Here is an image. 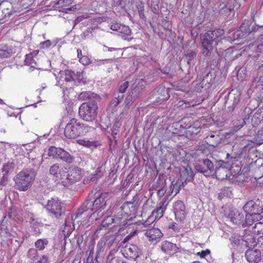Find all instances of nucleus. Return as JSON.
<instances>
[{
  "mask_svg": "<svg viewBox=\"0 0 263 263\" xmlns=\"http://www.w3.org/2000/svg\"><path fill=\"white\" fill-rule=\"evenodd\" d=\"M48 244V240L47 239H39L35 242V247L37 251H43Z\"/></svg>",
  "mask_w": 263,
  "mask_h": 263,
  "instance_id": "obj_37",
  "label": "nucleus"
},
{
  "mask_svg": "<svg viewBox=\"0 0 263 263\" xmlns=\"http://www.w3.org/2000/svg\"><path fill=\"white\" fill-rule=\"evenodd\" d=\"M168 203V201L167 198L164 197L162 199L154 211L156 212L157 214L156 216V218H160L163 216L164 212L166 209Z\"/></svg>",
  "mask_w": 263,
  "mask_h": 263,
  "instance_id": "obj_27",
  "label": "nucleus"
},
{
  "mask_svg": "<svg viewBox=\"0 0 263 263\" xmlns=\"http://www.w3.org/2000/svg\"><path fill=\"white\" fill-rule=\"evenodd\" d=\"M40 46L41 48H47L51 46V42L50 40H47L41 43Z\"/></svg>",
  "mask_w": 263,
  "mask_h": 263,
  "instance_id": "obj_54",
  "label": "nucleus"
},
{
  "mask_svg": "<svg viewBox=\"0 0 263 263\" xmlns=\"http://www.w3.org/2000/svg\"><path fill=\"white\" fill-rule=\"evenodd\" d=\"M61 167L58 163L52 165L49 170V173L51 175H53L55 178L57 177L59 173L61 172Z\"/></svg>",
  "mask_w": 263,
  "mask_h": 263,
  "instance_id": "obj_42",
  "label": "nucleus"
},
{
  "mask_svg": "<svg viewBox=\"0 0 263 263\" xmlns=\"http://www.w3.org/2000/svg\"><path fill=\"white\" fill-rule=\"evenodd\" d=\"M174 212L177 221H182L185 219L186 212L183 202L181 200H177L174 203Z\"/></svg>",
  "mask_w": 263,
  "mask_h": 263,
  "instance_id": "obj_12",
  "label": "nucleus"
},
{
  "mask_svg": "<svg viewBox=\"0 0 263 263\" xmlns=\"http://www.w3.org/2000/svg\"><path fill=\"white\" fill-rule=\"evenodd\" d=\"M216 73L214 70L206 71H205L204 74L202 76V79L199 84V86L201 88L207 89L210 88L215 81Z\"/></svg>",
  "mask_w": 263,
  "mask_h": 263,
  "instance_id": "obj_8",
  "label": "nucleus"
},
{
  "mask_svg": "<svg viewBox=\"0 0 263 263\" xmlns=\"http://www.w3.org/2000/svg\"><path fill=\"white\" fill-rule=\"evenodd\" d=\"M262 227H263V223L260 222H256L254 226L252 227V230L254 233H259L261 231L260 228Z\"/></svg>",
  "mask_w": 263,
  "mask_h": 263,
  "instance_id": "obj_50",
  "label": "nucleus"
},
{
  "mask_svg": "<svg viewBox=\"0 0 263 263\" xmlns=\"http://www.w3.org/2000/svg\"><path fill=\"white\" fill-rule=\"evenodd\" d=\"M245 257L249 263H258L261 260L262 255L259 250L249 249L245 253Z\"/></svg>",
  "mask_w": 263,
  "mask_h": 263,
  "instance_id": "obj_14",
  "label": "nucleus"
},
{
  "mask_svg": "<svg viewBox=\"0 0 263 263\" xmlns=\"http://www.w3.org/2000/svg\"><path fill=\"white\" fill-rule=\"evenodd\" d=\"M32 224V230L34 235H39L41 233L40 227H42L41 222H38L34 219H32L30 222Z\"/></svg>",
  "mask_w": 263,
  "mask_h": 263,
  "instance_id": "obj_36",
  "label": "nucleus"
},
{
  "mask_svg": "<svg viewBox=\"0 0 263 263\" xmlns=\"http://www.w3.org/2000/svg\"><path fill=\"white\" fill-rule=\"evenodd\" d=\"M258 106H260L258 109V110L259 111L260 114H261V115L263 117V102L262 101H260L259 102V101H258Z\"/></svg>",
  "mask_w": 263,
  "mask_h": 263,
  "instance_id": "obj_62",
  "label": "nucleus"
},
{
  "mask_svg": "<svg viewBox=\"0 0 263 263\" xmlns=\"http://www.w3.org/2000/svg\"><path fill=\"white\" fill-rule=\"evenodd\" d=\"M125 251L126 257L133 259L134 261L141 254V249L135 245H130L126 247Z\"/></svg>",
  "mask_w": 263,
  "mask_h": 263,
  "instance_id": "obj_21",
  "label": "nucleus"
},
{
  "mask_svg": "<svg viewBox=\"0 0 263 263\" xmlns=\"http://www.w3.org/2000/svg\"><path fill=\"white\" fill-rule=\"evenodd\" d=\"M58 158L68 163H72L74 159L73 156L62 148L61 149L60 153H59Z\"/></svg>",
  "mask_w": 263,
  "mask_h": 263,
  "instance_id": "obj_32",
  "label": "nucleus"
},
{
  "mask_svg": "<svg viewBox=\"0 0 263 263\" xmlns=\"http://www.w3.org/2000/svg\"><path fill=\"white\" fill-rule=\"evenodd\" d=\"M27 256L30 259L27 263H49L48 257L45 255L39 256L38 252L35 249H30Z\"/></svg>",
  "mask_w": 263,
  "mask_h": 263,
  "instance_id": "obj_10",
  "label": "nucleus"
},
{
  "mask_svg": "<svg viewBox=\"0 0 263 263\" xmlns=\"http://www.w3.org/2000/svg\"><path fill=\"white\" fill-rule=\"evenodd\" d=\"M55 179L59 184H62L64 186H68L70 185L66 167H61V172L59 173Z\"/></svg>",
  "mask_w": 263,
  "mask_h": 263,
  "instance_id": "obj_19",
  "label": "nucleus"
},
{
  "mask_svg": "<svg viewBox=\"0 0 263 263\" xmlns=\"http://www.w3.org/2000/svg\"><path fill=\"white\" fill-rule=\"evenodd\" d=\"M93 30V29L91 27L87 28L86 30L81 33V36L83 39L91 37L92 36V31Z\"/></svg>",
  "mask_w": 263,
  "mask_h": 263,
  "instance_id": "obj_44",
  "label": "nucleus"
},
{
  "mask_svg": "<svg viewBox=\"0 0 263 263\" xmlns=\"http://www.w3.org/2000/svg\"><path fill=\"white\" fill-rule=\"evenodd\" d=\"M252 121L256 125L259 124L261 121H263V117L258 110L254 114Z\"/></svg>",
  "mask_w": 263,
  "mask_h": 263,
  "instance_id": "obj_43",
  "label": "nucleus"
},
{
  "mask_svg": "<svg viewBox=\"0 0 263 263\" xmlns=\"http://www.w3.org/2000/svg\"><path fill=\"white\" fill-rule=\"evenodd\" d=\"M197 55V53L195 51H189L186 54V57L187 59V64H190V61H191L192 59H193L194 58H195Z\"/></svg>",
  "mask_w": 263,
  "mask_h": 263,
  "instance_id": "obj_51",
  "label": "nucleus"
},
{
  "mask_svg": "<svg viewBox=\"0 0 263 263\" xmlns=\"http://www.w3.org/2000/svg\"><path fill=\"white\" fill-rule=\"evenodd\" d=\"M194 176L193 172L190 167H183L180 168L179 177L172 181L170 186L172 190V193L176 195L187 182L193 180Z\"/></svg>",
  "mask_w": 263,
  "mask_h": 263,
  "instance_id": "obj_4",
  "label": "nucleus"
},
{
  "mask_svg": "<svg viewBox=\"0 0 263 263\" xmlns=\"http://www.w3.org/2000/svg\"><path fill=\"white\" fill-rule=\"evenodd\" d=\"M104 243L101 241H99L98 244H97V252L98 253H99L102 250V248L103 247V246H104Z\"/></svg>",
  "mask_w": 263,
  "mask_h": 263,
  "instance_id": "obj_63",
  "label": "nucleus"
},
{
  "mask_svg": "<svg viewBox=\"0 0 263 263\" xmlns=\"http://www.w3.org/2000/svg\"><path fill=\"white\" fill-rule=\"evenodd\" d=\"M145 235L149 238V240L154 241L159 239L163 234L159 229L153 228L147 230Z\"/></svg>",
  "mask_w": 263,
  "mask_h": 263,
  "instance_id": "obj_28",
  "label": "nucleus"
},
{
  "mask_svg": "<svg viewBox=\"0 0 263 263\" xmlns=\"http://www.w3.org/2000/svg\"><path fill=\"white\" fill-rule=\"evenodd\" d=\"M139 88L136 87L132 92L128 94L127 97L126 98L124 102L125 105L128 106L131 105L134 102V101L137 99L139 95Z\"/></svg>",
  "mask_w": 263,
  "mask_h": 263,
  "instance_id": "obj_31",
  "label": "nucleus"
},
{
  "mask_svg": "<svg viewBox=\"0 0 263 263\" xmlns=\"http://www.w3.org/2000/svg\"><path fill=\"white\" fill-rule=\"evenodd\" d=\"M108 193H102L95 200H93L96 211L104 209L106 206V201L108 199Z\"/></svg>",
  "mask_w": 263,
  "mask_h": 263,
  "instance_id": "obj_20",
  "label": "nucleus"
},
{
  "mask_svg": "<svg viewBox=\"0 0 263 263\" xmlns=\"http://www.w3.org/2000/svg\"><path fill=\"white\" fill-rule=\"evenodd\" d=\"M38 53H39L38 50H34L32 52L29 54L28 55H31V57L35 56Z\"/></svg>",
  "mask_w": 263,
  "mask_h": 263,
  "instance_id": "obj_64",
  "label": "nucleus"
},
{
  "mask_svg": "<svg viewBox=\"0 0 263 263\" xmlns=\"http://www.w3.org/2000/svg\"><path fill=\"white\" fill-rule=\"evenodd\" d=\"M228 217L231 222L236 224H242L244 220L243 213L237 209L231 210L228 215Z\"/></svg>",
  "mask_w": 263,
  "mask_h": 263,
  "instance_id": "obj_25",
  "label": "nucleus"
},
{
  "mask_svg": "<svg viewBox=\"0 0 263 263\" xmlns=\"http://www.w3.org/2000/svg\"><path fill=\"white\" fill-rule=\"evenodd\" d=\"M96 210L93 199L88 197L83 203L81 207L78 210V211L72 215V218L76 219L80 216L83 214L84 212L88 210L93 211Z\"/></svg>",
  "mask_w": 263,
  "mask_h": 263,
  "instance_id": "obj_13",
  "label": "nucleus"
},
{
  "mask_svg": "<svg viewBox=\"0 0 263 263\" xmlns=\"http://www.w3.org/2000/svg\"><path fill=\"white\" fill-rule=\"evenodd\" d=\"M34 175L30 170H23L13 178L14 187L20 191H26L34 180Z\"/></svg>",
  "mask_w": 263,
  "mask_h": 263,
  "instance_id": "obj_5",
  "label": "nucleus"
},
{
  "mask_svg": "<svg viewBox=\"0 0 263 263\" xmlns=\"http://www.w3.org/2000/svg\"><path fill=\"white\" fill-rule=\"evenodd\" d=\"M169 229H173L175 231H177L179 229V227L178 224L175 222H172L168 226Z\"/></svg>",
  "mask_w": 263,
  "mask_h": 263,
  "instance_id": "obj_58",
  "label": "nucleus"
},
{
  "mask_svg": "<svg viewBox=\"0 0 263 263\" xmlns=\"http://www.w3.org/2000/svg\"><path fill=\"white\" fill-rule=\"evenodd\" d=\"M14 168V164L13 163H7L4 164L2 170V173L4 175H7L9 173L12 172Z\"/></svg>",
  "mask_w": 263,
  "mask_h": 263,
  "instance_id": "obj_39",
  "label": "nucleus"
},
{
  "mask_svg": "<svg viewBox=\"0 0 263 263\" xmlns=\"http://www.w3.org/2000/svg\"><path fill=\"white\" fill-rule=\"evenodd\" d=\"M90 127L85 126L76 118L70 119L64 130L65 136L69 139H74L88 132Z\"/></svg>",
  "mask_w": 263,
  "mask_h": 263,
  "instance_id": "obj_3",
  "label": "nucleus"
},
{
  "mask_svg": "<svg viewBox=\"0 0 263 263\" xmlns=\"http://www.w3.org/2000/svg\"><path fill=\"white\" fill-rule=\"evenodd\" d=\"M239 101V96L238 94L229 92L225 101V106L228 108L229 111H233Z\"/></svg>",
  "mask_w": 263,
  "mask_h": 263,
  "instance_id": "obj_16",
  "label": "nucleus"
},
{
  "mask_svg": "<svg viewBox=\"0 0 263 263\" xmlns=\"http://www.w3.org/2000/svg\"><path fill=\"white\" fill-rule=\"evenodd\" d=\"M110 29L114 31L118 32L122 37H125L126 36H129L131 34V30L128 26L122 25L118 23L111 24L110 25Z\"/></svg>",
  "mask_w": 263,
  "mask_h": 263,
  "instance_id": "obj_18",
  "label": "nucleus"
},
{
  "mask_svg": "<svg viewBox=\"0 0 263 263\" xmlns=\"http://www.w3.org/2000/svg\"><path fill=\"white\" fill-rule=\"evenodd\" d=\"M114 220L115 219L112 216L106 217L101 224L96 230V232H99L102 230H106L110 224L114 223Z\"/></svg>",
  "mask_w": 263,
  "mask_h": 263,
  "instance_id": "obj_33",
  "label": "nucleus"
},
{
  "mask_svg": "<svg viewBox=\"0 0 263 263\" xmlns=\"http://www.w3.org/2000/svg\"><path fill=\"white\" fill-rule=\"evenodd\" d=\"M128 86L129 82L128 81H126L121 84L119 87V91L120 93V94H122L125 92Z\"/></svg>",
  "mask_w": 263,
  "mask_h": 263,
  "instance_id": "obj_48",
  "label": "nucleus"
},
{
  "mask_svg": "<svg viewBox=\"0 0 263 263\" xmlns=\"http://www.w3.org/2000/svg\"><path fill=\"white\" fill-rule=\"evenodd\" d=\"M79 61L84 65H87L90 63V59L86 56L80 58Z\"/></svg>",
  "mask_w": 263,
  "mask_h": 263,
  "instance_id": "obj_52",
  "label": "nucleus"
},
{
  "mask_svg": "<svg viewBox=\"0 0 263 263\" xmlns=\"http://www.w3.org/2000/svg\"><path fill=\"white\" fill-rule=\"evenodd\" d=\"M69 178L70 184L75 181L81 180L82 177V170L76 166L70 167L69 168Z\"/></svg>",
  "mask_w": 263,
  "mask_h": 263,
  "instance_id": "obj_24",
  "label": "nucleus"
},
{
  "mask_svg": "<svg viewBox=\"0 0 263 263\" xmlns=\"http://www.w3.org/2000/svg\"><path fill=\"white\" fill-rule=\"evenodd\" d=\"M138 203V197L135 195L130 201L124 202L121 206V209L124 213L128 214L129 212H135L136 211Z\"/></svg>",
  "mask_w": 263,
  "mask_h": 263,
  "instance_id": "obj_17",
  "label": "nucleus"
},
{
  "mask_svg": "<svg viewBox=\"0 0 263 263\" xmlns=\"http://www.w3.org/2000/svg\"><path fill=\"white\" fill-rule=\"evenodd\" d=\"M78 98L80 101H93L95 102L99 101L100 99V97L98 95L91 91L82 92L79 94Z\"/></svg>",
  "mask_w": 263,
  "mask_h": 263,
  "instance_id": "obj_22",
  "label": "nucleus"
},
{
  "mask_svg": "<svg viewBox=\"0 0 263 263\" xmlns=\"http://www.w3.org/2000/svg\"><path fill=\"white\" fill-rule=\"evenodd\" d=\"M243 209L246 214L261 215L263 212V208L259 205L258 200L256 202L253 200L249 201L243 206Z\"/></svg>",
  "mask_w": 263,
  "mask_h": 263,
  "instance_id": "obj_9",
  "label": "nucleus"
},
{
  "mask_svg": "<svg viewBox=\"0 0 263 263\" xmlns=\"http://www.w3.org/2000/svg\"><path fill=\"white\" fill-rule=\"evenodd\" d=\"M101 173L100 172H98L96 174H92L89 179V181H94L98 178H100L101 176Z\"/></svg>",
  "mask_w": 263,
  "mask_h": 263,
  "instance_id": "obj_55",
  "label": "nucleus"
},
{
  "mask_svg": "<svg viewBox=\"0 0 263 263\" xmlns=\"http://www.w3.org/2000/svg\"><path fill=\"white\" fill-rule=\"evenodd\" d=\"M12 53V50L8 46L4 45L0 47V60L10 57Z\"/></svg>",
  "mask_w": 263,
  "mask_h": 263,
  "instance_id": "obj_34",
  "label": "nucleus"
},
{
  "mask_svg": "<svg viewBox=\"0 0 263 263\" xmlns=\"http://www.w3.org/2000/svg\"><path fill=\"white\" fill-rule=\"evenodd\" d=\"M231 10L232 9L230 8L223 7L219 10V12L221 14H229L231 12Z\"/></svg>",
  "mask_w": 263,
  "mask_h": 263,
  "instance_id": "obj_56",
  "label": "nucleus"
},
{
  "mask_svg": "<svg viewBox=\"0 0 263 263\" xmlns=\"http://www.w3.org/2000/svg\"><path fill=\"white\" fill-rule=\"evenodd\" d=\"M228 162L222 160L216 162L215 165L209 159L202 161V164L196 166L197 172L203 174L205 176H215L218 179H224L227 178L228 170Z\"/></svg>",
  "mask_w": 263,
  "mask_h": 263,
  "instance_id": "obj_2",
  "label": "nucleus"
},
{
  "mask_svg": "<svg viewBox=\"0 0 263 263\" xmlns=\"http://www.w3.org/2000/svg\"><path fill=\"white\" fill-rule=\"evenodd\" d=\"M205 139L210 143V146L215 147L221 142V138L218 134H210L207 136Z\"/></svg>",
  "mask_w": 263,
  "mask_h": 263,
  "instance_id": "obj_30",
  "label": "nucleus"
},
{
  "mask_svg": "<svg viewBox=\"0 0 263 263\" xmlns=\"http://www.w3.org/2000/svg\"><path fill=\"white\" fill-rule=\"evenodd\" d=\"M263 218V215L260 214H246L245 221H243L242 226L250 227L253 224L254 222L258 221Z\"/></svg>",
  "mask_w": 263,
  "mask_h": 263,
  "instance_id": "obj_26",
  "label": "nucleus"
},
{
  "mask_svg": "<svg viewBox=\"0 0 263 263\" xmlns=\"http://www.w3.org/2000/svg\"><path fill=\"white\" fill-rule=\"evenodd\" d=\"M61 149V148H57L55 146H50L48 149V156L52 157L53 158H58L59 153H60Z\"/></svg>",
  "mask_w": 263,
  "mask_h": 263,
  "instance_id": "obj_40",
  "label": "nucleus"
},
{
  "mask_svg": "<svg viewBox=\"0 0 263 263\" xmlns=\"http://www.w3.org/2000/svg\"><path fill=\"white\" fill-rule=\"evenodd\" d=\"M251 20H245L240 26L239 30L235 33L234 40L244 38L253 31V27H251Z\"/></svg>",
  "mask_w": 263,
  "mask_h": 263,
  "instance_id": "obj_11",
  "label": "nucleus"
},
{
  "mask_svg": "<svg viewBox=\"0 0 263 263\" xmlns=\"http://www.w3.org/2000/svg\"><path fill=\"white\" fill-rule=\"evenodd\" d=\"M249 118L246 117L245 118L240 119L239 120H238L239 122L238 124H236L235 122L234 123L235 127L237 130L240 129L246 123V120L248 119Z\"/></svg>",
  "mask_w": 263,
  "mask_h": 263,
  "instance_id": "obj_45",
  "label": "nucleus"
},
{
  "mask_svg": "<svg viewBox=\"0 0 263 263\" xmlns=\"http://www.w3.org/2000/svg\"><path fill=\"white\" fill-rule=\"evenodd\" d=\"M220 192H223V195H224V196H228L230 192V189L229 187H224L221 189Z\"/></svg>",
  "mask_w": 263,
  "mask_h": 263,
  "instance_id": "obj_60",
  "label": "nucleus"
},
{
  "mask_svg": "<svg viewBox=\"0 0 263 263\" xmlns=\"http://www.w3.org/2000/svg\"><path fill=\"white\" fill-rule=\"evenodd\" d=\"M46 209L56 218H59L63 213L61 202L57 198H51L46 204Z\"/></svg>",
  "mask_w": 263,
  "mask_h": 263,
  "instance_id": "obj_7",
  "label": "nucleus"
},
{
  "mask_svg": "<svg viewBox=\"0 0 263 263\" xmlns=\"http://www.w3.org/2000/svg\"><path fill=\"white\" fill-rule=\"evenodd\" d=\"M159 0H152V6L156 11H157L159 9Z\"/></svg>",
  "mask_w": 263,
  "mask_h": 263,
  "instance_id": "obj_57",
  "label": "nucleus"
},
{
  "mask_svg": "<svg viewBox=\"0 0 263 263\" xmlns=\"http://www.w3.org/2000/svg\"><path fill=\"white\" fill-rule=\"evenodd\" d=\"M179 248L176 244L167 241H162L161 245V250L164 253L169 255H173L176 253Z\"/></svg>",
  "mask_w": 263,
  "mask_h": 263,
  "instance_id": "obj_23",
  "label": "nucleus"
},
{
  "mask_svg": "<svg viewBox=\"0 0 263 263\" xmlns=\"http://www.w3.org/2000/svg\"><path fill=\"white\" fill-rule=\"evenodd\" d=\"M98 110L97 102H86L80 106L79 115L83 120L87 122H93L97 117Z\"/></svg>",
  "mask_w": 263,
  "mask_h": 263,
  "instance_id": "obj_6",
  "label": "nucleus"
},
{
  "mask_svg": "<svg viewBox=\"0 0 263 263\" xmlns=\"http://www.w3.org/2000/svg\"><path fill=\"white\" fill-rule=\"evenodd\" d=\"M138 12L139 15L141 18L144 19L145 15L144 14V6L143 4L141 3L137 6Z\"/></svg>",
  "mask_w": 263,
  "mask_h": 263,
  "instance_id": "obj_46",
  "label": "nucleus"
},
{
  "mask_svg": "<svg viewBox=\"0 0 263 263\" xmlns=\"http://www.w3.org/2000/svg\"><path fill=\"white\" fill-rule=\"evenodd\" d=\"M124 95L123 94H115L114 98L110 102V105L112 107H117L123 100Z\"/></svg>",
  "mask_w": 263,
  "mask_h": 263,
  "instance_id": "obj_38",
  "label": "nucleus"
},
{
  "mask_svg": "<svg viewBox=\"0 0 263 263\" xmlns=\"http://www.w3.org/2000/svg\"><path fill=\"white\" fill-rule=\"evenodd\" d=\"M71 3V0H59L55 5H59V7H63Z\"/></svg>",
  "mask_w": 263,
  "mask_h": 263,
  "instance_id": "obj_49",
  "label": "nucleus"
},
{
  "mask_svg": "<svg viewBox=\"0 0 263 263\" xmlns=\"http://www.w3.org/2000/svg\"><path fill=\"white\" fill-rule=\"evenodd\" d=\"M64 77L63 78L66 82H71L72 81L78 80L81 79V73L77 72L76 73L73 71L71 70L66 69L63 72Z\"/></svg>",
  "mask_w": 263,
  "mask_h": 263,
  "instance_id": "obj_29",
  "label": "nucleus"
},
{
  "mask_svg": "<svg viewBox=\"0 0 263 263\" xmlns=\"http://www.w3.org/2000/svg\"><path fill=\"white\" fill-rule=\"evenodd\" d=\"M210 254V251L209 249L205 250H202L201 252H199L197 253V255L199 256L200 258H202L205 257L206 255Z\"/></svg>",
  "mask_w": 263,
  "mask_h": 263,
  "instance_id": "obj_53",
  "label": "nucleus"
},
{
  "mask_svg": "<svg viewBox=\"0 0 263 263\" xmlns=\"http://www.w3.org/2000/svg\"><path fill=\"white\" fill-rule=\"evenodd\" d=\"M85 18H86V17H85L84 15H81V16H78L76 18V19L74 20V26H75L76 24H78L79 23H80V22L83 21Z\"/></svg>",
  "mask_w": 263,
  "mask_h": 263,
  "instance_id": "obj_59",
  "label": "nucleus"
},
{
  "mask_svg": "<svg viewBox=\"0 0 263 263\" xmlns=\"http://www.w3.org/2000/svg\"><path fill=\"white\" fill-rule=\"evenodd\" d=\"M224 34V30L218 29L214 30H208L200 34V40L202 47V54L206 58L208 62L217 63L219 58L216 45L220 43L221 36Z\"/></svg>",
  "mask_w": 263,
  "mask_h": 263,
  "instance_id": "obj_1",
  "label": "nucleus"
},
{
  "mask_svg": "<svg viewBox=\"0 0 263 263\" xmlns=\"http://www.w3.org/2000/svg\"><path fill=\"white\" fill-rule=\"evenodd\" d=\"M3 175V177L1 179V185H5L7 181H8V178L7 177V175H4V174Z\"/></svg>",
  "mask_w": 263,
  "mask_h": 263,
  "instance_id": "obj_61",
  "label": "nucleus"
},
{
  "mask_svg": "<svg viewBox=\"0 0 263 263\" xmlns=\"http://www.w3.org/2000/svg\"><path fill=\"white\" fill-rule=\"evenodd\" d=\"M33 57H31V55H26V58L25 60V64L28 65H31V67H34V66L32 65L33 63L36 64L35 60L32 58Z\"/></svg>",
  "mask_w": 263,
  "mask_h": 263,
  "instance_id": "obj_47",
  "label": "nucleus"
},
{
  "mask_svg": "<svg viewBox=\"0 0 263 263\" xmlns=\"http://www.w3.org/2000/svg\"><path fill=\"white\" fill-rule=\"evenodd\" d=\"M242 240L243 242L242 245L249 248L254 247L257 244L260 247L263 248V236L258 238L257 242H256L255 238L252 235L243 236Z\"/></svg>",
  "mask_w": 263,
  "mask_h": 263,
  "instance_id": "obj_15",
  "label": "nucleus"
},
{
  "mask_svg": "<svg viewBox=\"0 0 263 263\" xmlns=\"http://www.w3.org/2000/svg\"><path fill=\"white\" fill-rule=\"evenodd\" d=\"M121 126V123L119 121H116L114 125H112V128H111V134L113 137V139L115 141V144H116V142L118 140V135L119 134L120 128Z\"/></svg>",
  "mask_w": 263,
  "mask_h": 263,
  "instance_id": "obj_35",
  "label": "nucleus"
},
{
  "mask_svg": "<svg viewBox=\"0 0 263 263\" xmlns=\"http://www.w3.org/2000/svg\"><path fill=\"white\" fill-rule=\"evenodd\" d=\"M253 143L258 145L263 143V130L258 131L257 134L254 138Z\"/></svg>",
  "mask_w": 263,
  "mask_h": 263,
  "instance_id": "obj_41",
  "label": "nucleus"
}]
</instances>
